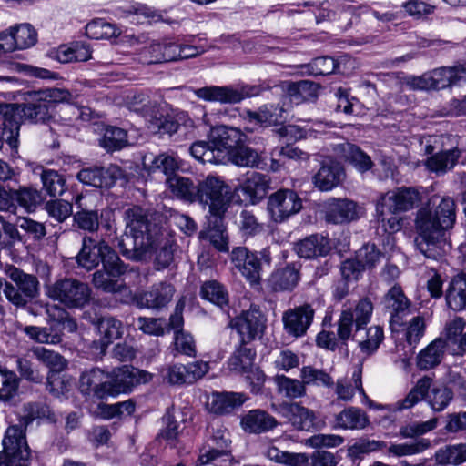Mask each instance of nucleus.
I'll use <instances>...</instances> for the list:
<instances>
[{"mask_svg": "<svg viewBox=\"0 0 466 466\" xmlns=\"http://www.w3.org/2000/svg\"><path fill=\"white\" fill-rule=\"evenodd\" d=\"M455 221L456 203L451 197L441 198L433 208H420L415 218L417 249L427 258L437 260L442 258L451 249L446 232L453 228Z\"/></svg>", "mask_w": 466, "mask_h": 466, "instance_id": "nucleus-1", "label": "nucleus"}, {"mask_svg": "<svg viewBox=\"0 0 466 466\" xmlns=\"http://www.w3.org/2000/svg\"><path fill=\"white\" fill-rule=\"evenodd\" d=\"M124 220L126 232L118 243L122 255L132 260L146 258L159 241V228L149 223L147 211L138 206L126 209Z\"/></svg>", "mask_w": 466, "mask_h": 466, "instance_id": "nucleus-2", "label": "nucleus"}, {"mask_svg": "<svg viewBox=\"0 0 466 466\" xmlns=\"http://www.w3.org/2000/svg\"><path fill=\"white\" fill-rule=\"evenodd\" d=\"M0 116L2 117L3 139L13 149L18 147L19 130L23 117L32 123H46L52 116L46 103L35 100L24 105L0 103Z\"/></svg>", "mask_w": 466, "mask_h": 466, "instance_id": "nucleus-3", "label": "nucleus"}, {"mask_svg": "<svg viewBox=\"0 0 466 466\" xmlns=\"http://www.w3.org/2000/svg\"><path fill=\"white\" fill-rule=\"evenodd\" d=\"M452 399L453 392L450 388L442 385L432 387V379L424 376L418 380L405 398L396 402V409L398 410H409L425 400L434 412H441L449 406Z\"/></svg>", "mask_w": 466, "mask_h": 466, "instance_id": "nucleus-4", "label": "nucleus"}, {"mask_svg": "<svg viewBox=\"0 0 466 466\" xmlns=\"http://www.w3.org/2000/svg\"><path fill=\"white\" fill-rule=\"evenodd\" d=\"M46 296L68 309H83L90 299L92 290L88 284L74 278H64L46 286Z\"/></svg>", "mask_w": 466, "mask_h": 466, "instance_id": "nucleus-5", "label": "nucleus"}, {"mask_svg": "<svg viewBox=\"0 0 466 466\" xmlns=\"http://www.w3.org/2000/svg\"><path fill=\"white\" fill-rule=\"evenodd\" d=\"M231 198V188L218 176L208 175L198 184V201L209 207L210 218H223Z\"/></svg>", "mask_w": 466, "mask_h": 466, "instance_id": "nucleus-6", "label": "nucleus"}, {"mask_svg": "<svg viewBox=\"0 0 466 466\" xmlns=\"http://www.w3.org/2000/svg\"><path fill=\"white\" fill-rule=\"evenodd\" d=\"M77 264L91 270L102 263L103 268H107L115 274H119L121 267L116 266L118 255L104 240H96L92 237L85 236L82 239V248L76 256Z\"/></svg>", "mask_w": 466, "mask_h": 466, "instance_id": "nucleus-7", "label": "nucleus"}, {"mask_svg": "<svg viewBox=\"0 0 466 466\" xmlns=\"http://www.w3.org/2000/svg\"><path fill=\"white\" fill-rule=\"evenodd\" d=\"M0 466H28L30 451L23 429L17 425L7 428L2 441Z\"/></svg>", "mask_w": 466, "mask_h": 466, "instance_id": "nucleus-8", "label": "nucleus"}, {"mask_svg": "<svg viewBox=\"0 0 466 466\" xmlns=\"http://www.w3.org/2000/svg\"><path fill=\"white\" fill-rule=\"evenodd\" d=\"M220 141L217 143L213 141H196L189 147L190 155L198 162L206 164H220L224 160L225 150L231 147L232 145L228 139L233 135H238L236 128H229L221 126L216 128Z\"/></svg>", "mask_w": 466, "mask_h": 466, "instance_id": "nucleus-9", "label": "nucleus"}, {"mask_svg": "<svg viewBox=\"0 0 466 466\" xmlns=\"http://www.w3.org/2000/svg\"><path fill=\"white\" fill-rule=\"evenodd\" d=\"M303 208L299 194L289 188H281L270 194L267 201V212L270 220L277 224L286 222Z\"/></svg>", "mask_w": 466, "mask_h": 466, "instance_id": "nucleus-10", "label": "nucleus"}, {"mask_svg": "<svg viewBox=\"0 0 466 466\" xmlns=\"http://www.w3.org/2000/svg\"><path fill=\"white\" fill-rule=\"evenodd\" d=\"M372 312L373 304L369 299H360L354 309H344L337 323V334L339 340L346 344L351 337L354 324L357 332L363 329L370 322Z\"/></svg>", "mask_w": 466, "mask_h": 466, "instance_id": "nucleus-11", "label": "nucleus"}, {"mask_svg": "<svg viewBox=\"0 0 466 466\" xmlns=\"http://www.w3.org/2000/svg\"><path fill=\"white\" fill-rule=\"evenodd\" d=\"M421 198V192L417 187H397L380 197L377 203V212L380 217L384 215L383 208H387L391 214L407 212L419 206Z\"/></svg>", "mask_w": 466, "mask_h": 466, "instance_id": "nucleus-12", "label": "nucleus"}, {"mask_svg": "<svg viewBox=\"0 0 466 466\" xmlns=\"http://www.w3.org/2000/svg\"><path fill=\"white\" fill-rule=\"evenodd\" d=\"M33 356L49 369L46 376V390L55 396H59L66 389V382L59 373L67 367L66 360L59 353L45 347H34Z\"/></svg>", "mask_w": 466, "mask_h": 466, "instance_id": "nucleus-13", "label": "nucleus"}, {"mask_svg": "<svg viewBox=\"0 0 466 466\" xmlns=\"http://www.w3.org/2000/svg\"><path fill=\"white\" fill-rule=\"evenodd\" d=\"M209 370L208 362L197 360L187 364L174 363L161 370L163 380L170 385H192Z\"/></svg>", "mask_w": 466, "mask_h": 466, "instance_id": "nucleus-14", "label": "nucleus"}, {"mask_svg": "<svg viewBox=\"0 0 466 466\" xmlns=\"http://www.w3.org/2000/svg\"><path fill=\"white\" fill-rule=\"evenodd\" d=\"M194 94L208 102L238 104L256 95V88L248 86H208L194 90Z\"/></svg>", "mask_w": 466, "mask_h": 466, "instance_id": "nucleus-15", "label": "nucleus"}, {"mask_svg": "<svg viewBox=\"0 0 466 466\" xmlns=\"http://www.w3.org/2000/svg\"><path fill=\"white\" fill-rule=\"evenodd\" d=\"M229 326L239 335L240 344L246 345L263 334L266 318L261 310L251 307L231 319Z\"/></svg>", "mask_w": 466, "mask_h": 466, "instance_id": "nucleus-16", "label": "nucleus"}, {"mask_svg": "<svg viewBox=\"0 0 466 466\" xmlns=\"http://www.w3.org/2000/svg\"><path fill=\"white\" fill-rule=\"evenodd\" d=\"M153 376L147 370L133 366L123 365L109 372L110 395L128 393L141 383L149 382Z\"/></svg>", "mask_w": 466, "mask_h": 466, "instance_id": "nucleus-17", "label": "nucleus"}, {"mask_svg": "<svg viewBox=\"0 0 466 466\" xmlns=\"http://www.w3.org/2000/svg\"><path fill=\"white\" fill-rule=\"evenodd\" d=\"M315 315V309L310 304H303L289 309L282 314V323L285 332L295 339L307 334Z\"/></svg>", "mask_w": 466, "mask_h": 466, "instance_id": "nucleus-18", "label": "nucleus"}, {"mask_svg": "<svg viewBox=\"0 0 466 466\" xmlns=\"http://www.w3.org/2000/svg\"><path fill=\"white\" fill-rule=\"evenodd\" d=\"M384 307L390 313V328L398 332L403 319L412 313V304L400 286H393L384 296Z\"/></svg>", "mask_w": 466, "mask_h": 466, "instance_id": "nucleus-19", "label": "nucleus"}, {"mask_svg": "<svg viewBox=\"0 0 466 466\" xmlns=\"http://www.w3.org/2000/svg\"><path fill=\"white\" fill-rule=\"evenodd\" d=\"M176 288L169 281H159L134 298L140 309L159 310L166 308L173 299Z\"/></svg>", "mask_w": 466, "mask_h": 466, "instance_id": "nucleus-20", "label": "nucleus"}, {"mask_svg": "<svg viewBox=\"0 0 466 466\" xmlns=\"http://www.w3.org/2000/svg\"><path fill=\"white\" fill-rule=\"evenodd\" d=\"M230 260L250 285L259 284L261 262L256 253L249 251L245 247H237L231 251Z\"/></svg>", "mask_w": 466, "mask_h": 466, "instance_id": "nucleus-21", "label": "nucleus"}, {"mask_svg": "<svg viewBox=\"0 0 466 466\" xmlns=\"http://www.w3.org/2000/svg\"><path fill=\"white\" fill-rule=\"evenodd\" d=\"M80 391L86 396L104 399L110 395L112 386L109 385V372L99 368H92L84 371L79 380Z\"/></svg>", "mask_w": 466, "mask_h": 466, "instance_id": "nucleus-22", "label": "nucleus"}, {"mask_svg": "<svg viewBox=\"0 0 466 466\" xmlns=\"http://www.w3.org/2000/svg\"><path fill=\"white\" fill-rule=\"evenodd\" d=\"M123 177L122 169L116 165L107 167H90L78 172L80 182L96 187H111Z\"/></svg>", "mask_w": 466, "mask_h": 466, "instance_id": "nucleus-23", "label": "nucleus"}, {"mask_svg": "<svg viewBox=\"0 0 466 466\" xmlns=\"http://www.w3.org/2000/svg\"><path fill=\"white\" fill-rule=\"evenodd\" d=\"M116 266L121 267L119 274H115L113 271L111 272L107 268H103L100 270H96L93 274L92 282L96 289H100L106 293H123V292H130L127 284L124 280L119 278L127 273L128 269V266L126 265L118 257V261L116 263Z\"/></svg>", "mask_w": 466, "mask_h": 466, "instance_id": "nucleus-24", "label": "nucleus"}, {"mask_svg": "<svg viewBox=\"0 0 466 466\" xmlns=\"http://www.w3.org/2000/svg\"><path fill=\"white\" fill-rule=\"evenodd\" d=\"M284 113L283 106L279 104H266L261 106L257 111L246 110L244 120L259 127L277 126L285 121Z\"/></svg>", "mask_w": 466, "mask_h": 466, "instance_id": "nucleus-25", "label": "nucleus"}, {"mask_svg": "<svg viewBox=\"0 0 466 466\" xmlns=\"http://www.w3.org/2000/svg\"><path fill=\"white\" fill-rule=\"evenodd\" d=\"M325 219L332 224L348 223L358 218L357 204L347 198H331L325 204Z\"/></svg>", "mask_w": 466, "mask_h": 466, "instance_id": "nucleus-26", "label": "nucleus"}, {"mask_svg": "<svg viewBox=\"0 0 466 466\" xmlns=\"http://www.w3.org/2000/svg\"><path fill=\"white\" fill-rule=\"evenodd\" d=\"M431 89L440 90L466 82V66H441L429 72Z\"/></svg>", "mask_w": 466, "mask_h": 466, "instance_id": "nucleus-27", "label": "nucleus"}, {"mask_svg": "<svg viewBox=\"0 0 466 466\" xmlns=\"http://www.w3.org/2000/svg\"><path fill=\"white\" fill-rule=\"evenodd\" d=\"M332 387L337 400L343 402L352 401L356 392L367 397L362 385V366H357L350 378H339Z\"/></svg>", "mask_w": 466, "mask_h": 466, "instance_id": "nucleus-28", "label": "nucleus"}, {"mask_svg": "<svg viewBox=\"0 0 466 466\" xmlns=\"http://www.w3.org/2000/svg\"><path fill=\"white\" fill-rule=\"evenodd\" d=\"M294 249L299 257L311 259L327 256L331 250V245L328 237L312 234L297 242Z\"/></svg>", "mask_w": 466, "mask_h": 466, "instance_id": "nucleus-29", "label": "nucleus"}, {"mask_svg": "<svg viewBox=\"0 0 466 466\" xmlns=\"http://www.w3.org/2000/svg\"><path fill=\"white\" fill-rule=\"evenodd\" d=\"M343 175L340 164L328 159L314 175L313 183L320 191H329L340 184Z\"/></svg>", "mask_w": 466, "mask_h": 466, "instance_id": "nucleus-30", "label": "nucleus"}, {"mask_svg": "<svg viewBox=\"0 0 466 466\" xmlns=\"http://www.w3.org/2000/svg\"><path fill=\"white\" fill-rule=\"evenodd\" d=\"M212 445H208V449H203L200 451L198 461L201 465L217 461L222 458L223 462L229 460V443L228 432L225 431H217L212 439Z\"/></svg>", "mask_w": 466, "mask_h": 466, "instance_id": "nucleus-31", "label": "nucleus"}, {"mask_svg": "<svg viewBox=\"0 0 466 466\" xmlns=\"http://www.w3.org/2000/svg\"><path fill=\"white\" fill-rule=\"evenodd\" d=\"M177 43L169 39H164L160 42H152L141 51V56L145 63L155 64L175 61V51Z\"/></svg>", "mask_w": 466, "mask_h": 466, "instance_id": "nucleus-32", "label": "nucleus"}, {"mask_svg": "<svg viewBox=\"0 0 466 466\" xmlns=\"http://www.w3.org/2000/svg\"><path fill=\"white\" fill-rule=\"evenodd\" d=\"M285 417L298 431H309L315 426L314 410L302 406L299 402H291L284 406Z\"/></svg>", "mask_w": 466, "mask_h": 466, "instance_id": "nucleus-33", "label": "nucleus"}, {"mask_svg": "<svg viewBox=\"0 0 466 466\" xmlns=\"http://www.w3.org/2000/svg\"><path fill=\"white\" fill-rule=\"evenodd\" d=\"M299 279V268L296 264H288L275 269L268 283L274 291H290L298 285Z\"/></svg>", "mask_w": 466, "mask_h": 466, "instance_id": "nucleus-34", "label": "nucleus"}, {"mask_svg": "<svg viewBox=\"0 0 466 466\" xmlns=\"http://www.w3.org/2000/svg\"><path fill=\"white\" fill-rule=\"evenodd\" d=\"M370 423L364 410L357 407H347L335 416L334 428L339 430L359 431L365 429Z\"/></svg>", "mask_w": 466, "mask_h": 466, "instance_id": "nucleus-35", "label": "nucleus"}, {"mask_svg": "<svg viewBox=\"0 0 466 466\" xmlns=\"http://www.w3.org/2000/svg\"><path fill=\"white\" fill-rule=\"evenodd\" d=\"M271 178L269 176L258 172L251 173L241 184V191L247 195L249 200L256 204L267 195L270 188Z\"/></svg>", "mask_w": 466, "mask_h": 466, "instance_id": "nucleus-36", "label": "nucleus"}, {"mask_svg": "<svg viewBox=\"0 0 466 466\" xmlns=\"http://www.w3.org/2000/svg\"><path fill=\"white\" fill-rule=\"evenodd\" d=\"M247 400L244 393L238 392H214L212 393L208 407L216 414L231 412L241 406Z\"/></svg>", "mask_w": 466, "mask_h": 466, "instance_id": "nucleus-37", "label": "nucleus"}, {"mask_svg": "<svg viewBox=\"0 0 466 466\" xmlns=\"http://www.w3.org/2000/svg\"><path fill=\"white\" fill-rule=\"evenodd\" d=\"M446 340L437 338L425 349L420 351L417 357V366L421 370H428L438 366L445 354Z\"/></svg>", "mask_w": 466, "mask_h": 466, "instance_id": "nucleus-38", "label": "nucleus"}, {"mask_svg": "<svg viewBox=\"0 0 466 466\" xmlns=\"http://www.w3.org/2000/svg\"><path fill=\"white\" fill-rule=\"evenodd\" d=\"M461 156V151L457 146L445 148L428 157L426 167L432 172L444 174L455 167Z\"/></svg>", "mask_w": 466, "mask_h": 466, "instance_id": "nucleus-39", "label": "nucleus"}, {"mask_svg": "<svg viewBox=\"0 0 466 466\" xmlns=\"http://www.w3.org/2000/svg\"><path fill=\"white\" fill-rule=\"evenodd\" d=\"M445 299L450 309L461 311L466 309V274L460 273L450 281L445 293Z\"/></svg>", "mask_w": 466, "mask_h": 466, "instance_id": "nucleus-40", "label": "nucleus"}, {"mask_svg": "<svg viewBox=\"0 0 466 466\" xmlns=\"http://www.w3.org/2000/svg\"><path fill=\"white\" fill-rule=\"evenodd\" d=\"M357 342L360 352L365 356H370L377 351L380 345L384 339L383 329L379 325H374L366 329L362 335L360 331L355 333L351 337Z\"/></svg>", "mask_w": 466, "mask_h": 466, "instance_id": "nucleus-41", "label": "nucleus"}, {"mask_svg": "<svg viewBox=\"0 0 466 466\" xmlns=\"http://www.w3.org/2000/svg\"><path fill=\"white\" fill-rule=\"evenodd\" d=\"M241 425L246 431L260 433L275 428L277 420L264 410H253L241 419Z\"/></svg>", "mask_w": 466, "mask_h": 466, "instance_id": "nucleus-42", "label": "nucleus"}, {"mask_svg": "<svg viewBox=\"0 0 466 466\" xmlns=\"http://www.w3.org/2000/svg\"><path fill=\"white\" fill-rule=\"evenodd\" d=\"M347 63L353 65L354 60L347 56H340L339 59H334L330 56H320L313 59L309 66L311 68L312 74L325 76L334 72L344 74Z\"/></svg>", "mask_w": 466, "mask_h": 466, "instance_id": "nucleus-43", "label": "nucleus"}, {"mask_svg": "<svg viewBox=\"0 0 466 466\" xmlns=\"http://www.w3.org/2000/svg\"><path fill=\"white\" fill-rule=\"evenodd\" d=\"M143 165L148 172L160 171L168 177L180 167L177 157L167 153L145 157Z\"/></svg>", "mask_w": 466, "mask_h": 466, "instance_id": "nucleus-44", "label": "nucleus"}, {"mask_svg": "<svg viewBox=\"0 0 466 466\" xmlns=\"http://www.w3.org/2000/svg\"><path fill=\"white\" fill-rule=\"evenodd\" d=\"M96 329L100 335V344L102 348L107 347L114 340L121 338L123 334L122 322L112 317L104 316L96 322Z\"/></svg>", "mask_w": 466, "mask_h": 466, "instance_id": "nucleus-45", "label": "nucleus"}, {"mask_svg": "<svg viewBox=\"0 0 466 466\" xmlns=\"http://www.w3.org/2000/svg\"><path fill=\"white\" fill-rule=\"evenodd\" d=\"M337 150L344 160L352 164L360 172H366L373 166L370 157L353 144H339Z\"/></svg>", "mask_w": 466, "mask_h": 466, "instance_id": "nucleus-46", "label": "nucleus"}, {"mask_svg": "<svg viewBox=\"0 0 466 466\" xmlns=\"http://www.w3.org/2000/svg\"><path fill=\"white\" fill-rule=\"evenodd\" d=\"M7 275L26 299H33L38 294L39 281L35 276L25 273L15 267L9 268Z\"/></svg>", "mask_w": 466, "mask_h": 466, "instance_id": "nucleus-47", "label": "nucleus"}, {"mask_svg": "<svg viewBox=\"0 0 466 466\" xmlns=\"http://www.w3.org/2000/svg\"><path fill=\"white\" fill-rule=\"evenodd\" d=\"M274 382L278 392L289 400L299 399L307 394V389L302 379L299 380L285 375H276Z\"/></svg>", "mask_w": 466, "mask_h": 466, "instance_id": "nucleus-48", "label": "nucleus"}, {"mask_svg": "<svg viewBox=\"0 0 466 466\" xmlns=\"http://www.w3.org/2000/svg\"><path fill=\"white\" fill-rule=\"evenodd\" d=\"M171 192L179 198L194 202L198 200V186L187 177L173 176L167 178Z\"/></svg>", "mask_w": 466, "mask_h": 466, "instance_id": "nucleus-49", "label": "nucleus"}, {"mask_svg": "<svg viewBox=\"0 0 466 466\" xmlns=\"http://www.w3.org/2000/svg\"><path fill=\"white\" fill-rule=\"evenodd\" d=\"M264 455L270 461L289 466H308L309 459L305 453H292L280 451L270 444L264 451Z\"/></svg>", "mask_w": 466, "mask_h": 466, "instance_id": "nucleus-50", "label": "nucleus"}, {"mask_svg": "<svg viewBox=\"0 0 466 466\" xmlns=\"http://www.w3.org/2000/svg\"><path fill=\"white\" fill-rule=\"evenodd\" d=\"M255 356L256 352L252 349L240 344L228 359V369L238 374H246L253 367Z\"/></svg>", "mask_w": 466, "mask_h": 466, "instance_id": "nucleus-51", "label": "nucleus"}, {"mask_svg": "<svg viewBox=\"0 0 466 466\" xmlns=\"http://www.w3.org/2000/svg\"><path fill=\"white\" fill-rule=\"evenodd\" d=\"M127 107L142 116H153L157 111V101L144 93H136L127 96Z\"/></svg>", "mask_w": 466, "mask_h": 466, "instance_id": "nucleus-52", "label": "nucleus"}, {"mask_svg": "<svg viewBox=\"0 0 466 466\" xmlns=\"http://www.w3.org/2000/svg\"><path fill=\"white\" fill-rule=\"evenodd\" d=\"M200 295L202 299L210 301L223 309L229 301L227 289L217 280H208L202 284Z\"/></svg>", "mask_w": 466, "mask_h": 466, "instance_id": "nucleus-53", "label": "nucleus"}, {"mask_svg": "<svg viewBox=\"0 0 466 466\" xmlns=\"http://www.w3.org/2000/svg\"><path fill=\"white\" fill-rule=\"evenodd\" d=\"M20 379L16 373L0 366V401L9 402L17 394Z\"/></svg>", "mask_w": 466, "mask_h": 466, "instance_id": "nucleus-54", "label": "nucleus"}, {"mask_svg": "<svg viewBox=\"0 0 466 466\" xmlns=\"http://www.w3.org/2000/svg\"><path fill=\"white\" fill-rule=\"evenodd\" d=\"M437 463L458 465L466 461V443L449 445L435 453Z\"/></svg>", "mask_w": 466, "mask_h": 466, "instance_id": "nucleus-55", "label": "nucleus"}, {"mask_svg": "<svg viewBox=\"0 0 466 466\" xmlns=\"http://www.w3.org/2000/svg\"><path fill=\"white\" fill-rule=\"evenodd\" d=\"M120 31L104 19H95L86 25V35L92 39H110L119 35Z\"/></svg>", "mask_w": 466, "mask_h": 466, "instance_id": "nucleus-56", "label": "nucleus"}, {"mask_svg": "<svg viewBox=\"0 0 466 466\" xmlns=\"http://www.w3.org/2000/svg\"><path fill=\"white\" fill-rule=\"evenodd\" d=\"M43 188L51 197L61 196L66 191V178L53 169H44L41 173Z\"/></svg>", "mask_w": 466, "mask_h": 466, "instance_id": "nucleus-57", "label": "nucleus"}, {"mask_svg": "<svg viewBox=\"0 0 466 466\" xmlns=\"http://www.w3.org/2000/svg\"><path fill=\"white\" fill-rule=\"evenodd\" d=\"M300 378L304 380L305 386H321L331 388L334 385V380L324 370L316 369L311 366H304L300 370Z\"/></svg>", "mask_w": 466, "mask_h": 466, "instance_id": "nucleus-58", "label": "nucleus"}, {"mask_svg": "<svg viewBox=\"0 0 466 466\" xmlns=\"http://www.w3.org/2000/svg\"><path fill=\"white\" fill-rule=\"evenodd\" d=\"M430 447L431 441L422 438L411 443H392L389 446L388 451L393 456L403 457L420 454L428 450Z\"/></svg>", "mask_w": 466, "mask_h": 466, "instance_id": "nucleus-59", "label": "nucleus"}, {"mask_svg": "<svg viewBox=\"0 0 466 466\" xmlns=\"http://www.w3.org/2000/svg\"><path fill=\"white\" fill-rule=\"evenodd\" d=\"M31 100L44 102L51 108L57 103L66 102L70 99L71 94L66 89L49 88L29 93Z\"/></svg>", "mask_w": 466, "mask_h": 466, "instance_id": "nucleus-60", "label": "nucleus"}, {"mask_svg": "<svg viewBox=\"0 0 466 466\" xmlns=\"http://www.w3.org/2000/svg\"><path fill=\"white\" fill-rule=\"evenodd\" d=\"M14 194L15 203L16 202L27 212L34 211L43 200L41 192L32 187H20L18 190H14Z\"/></svg>", "mask_w": 466, "mask_h": 466, "instance_id": "nucleus-61", "label": "nucleus"}, {"mask_svg": "<svg viewBox=\"0 0 466 466\" xmlns=\"http://www.w3.org/2000/svg\"><path fill=\"white\" fill-rule=\"evenodd\" d=\"M127 143V136L125 129L116 127L106 128L100 145L107 150H118Z\"/></svg>", "mask_w": 466, "mask_h": 466, "instance_id": "nucleus-62", "label": "nucleus"}, {"mask_svg": "<svg viewBox=\"0 0 466 466\" xmlns=\"http://www.w3.org/2000/svg\"><path fill=\"white\" fill-rule=\"evenodd\" d=\"M17 50H23L33 46L37 41V34L29 24H22L11 27Z\"/></svg>", "mask_w": 466, "mask_h": 466, "instance_id": "nucleus-63", "label": "nucleus"}, {"mask_svg": "<svg viewBox=\"0 0 466 466\" xmlns=\"http://www.w3.org/2000/svg\"><path fill=\"white\" fill-rule=\"evenodd\" d=\"M319 86L312 81L301 80L289 85L288 92L297 101L307 100L317 96Z\"/></svg>", "mask_w": 466, "mask_h": 466, "instance_id": "nucleus-64", "label": "nucleus"}]
</instances>
